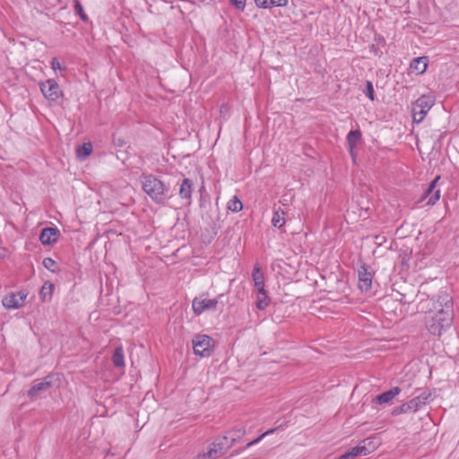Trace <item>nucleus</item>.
Here are the masks:
<instances>
[{
	"mask_svg": "<svg viewBox=\"0 0 459 459\" xmlns=\"http://www.w3.org/2000/svg\"><path fill=\"white\" fill-rule=\"evenodd\" d=\"M437 312L426 318V327L433 335H441L442 332L449 328L453 321L452 298L446 292H440L437 299L434 302L431 300L420 299L418 309L421 312L429 313V303Z\"/></svg>",
	"mask_w": 459,
	"mask_h": 459,
	"instance_id": "nucleus-1",
	"label": "nucleus"
},
{
	"mask_svg": "<svg viewBox=\"0 0 459 459\" xmlns=\"http://www.w3.org/2000/svg\"><path fill=\"white\" fill-rule=\"evenodd\" d=\"M142 186L152 201L157 204L164 203L169 189L160 179L152 175L144 176Z\"/></svg>",
	"mask_w": 459,
	"mask_h": 459,
	"instance_id": "nucleus-2",
	"label": "nucleus"
},
{
	"mask_svg": "<svg viewBox=\"0 0 459 459\" xmlns=\"http://www.w3.org/2000/svg\"><path fill=\"white\" fill-rule=\"evenodd\" d=\"M235 437L223 436L216 438L205 451L199 453L195 459H218L230 449L234 442Z\"/></svg>",
	"mask_w": 459,
	"mask_h": 459,
	"instance_id": "nucleus-3",
	"label": "nucleus"
},
{
	"mask_svg": "<svg viewBox=\"0 0 459 459\" xmlns=\"http://www.w3.org/2000/svg\"><path fill=\"white\" fill-rule=\"evenodd\" d=\"M435 103L434 96L422 95L412 105L413 122L420 123Z\"/></svg>",
	"mask_w": 459,
	"mask_h": 459,
	"instance_id": "nucleus-4",
	"label": "nucleus"
},
{
	"mask_svg": "<svg viewBox=\"0 0 459 459\" xmlns=\"http://www.w3.org/2000/svg\"><path fill=\"white\" fill-rule=\"evenodd\" d=\"M193 349L196 355L209 357L214 349V341L206 334H197L193 339Z\"/></svg>",
	"mask_w": 459,
	"mask_h": 459,
	"instance_id": "nucleus-5",
	"label": "nucleus"
},
{
	"mask_svg": "<svg viewBox=\"0 0 459 459\" xmlns=\"http://www.w3.org/2000/svg\"><path fill=\"white\" fill-rule=\"evenodd\" d=\"M217 299H210L207 295L202 294L192 301V308L195 314L201 315L206 311H215L218 307Z\"/></svg>",
	"mask_w": 459,
	"mask_h": 459,
	"instance_id": "nucleus-6",
	"label": "nucleus"
},
{
	"mask_svg": "<svg viewBox=\"0 0 459 459\" xmlns=\"http://www.w3.org/2000/svg\"><path fill=\"white\" fill-rule=\"evenodd\" d=\"M39 88L42 94L48 101H56L62 96L60 87L54 79H48L41 82Z\"/></svg>",
	"mask_w": 459,
	"mask_h": 459,
	"instance_id": "nucleus-7",
	"label": "nucleus"
},
{
	"mask_svg": "<svg viewBox=\"0 0 459 459\" xmlns=\"http://www.w3.org/2000/svg\"><path fill=\"white\" fill-rule=\"evenodd\" d=\"M27 298V292L21 290L7 294L3 299V305L7 309H17L22 307Z\"/></svg>",
	"mask_w": 459,
	"mask_h": 459,
	"instance_id": "nucleus-8",
	"label": "nucleus"
},
{
	"mask_svg": "<svg viewBox=\"0 0 459 459\" xmlns=\"http://www.w3.org/2000/svg\"><path fill=\"white\" fill-rule=\"evenodd\" d=\"M54 376H47L41 381H35L28 391V396L30 399L39 397L42 393L47 392L53 385Z\"/></svg>",
	"mask_w": 459,
	"mask_h": 459,
	"instance_id": "nucleus-9",
	"label": "nucleus"
},
{
	"mask_svg": "<svg viewBox=\"0 0 459 459\" xmlns=\"http://www.w3.org/2000/svg\"><path fill=\"white\" fill-rule=\"evenodd\" d=\"M372 273L368 270L365 265L360 266L358 271L359 288L362 291H368L371 289L372 285Z\"/></svg>",
	"mask_w": 459,
	"mask_h": 459,
	"instance_id": "nucleus-10",
	"label": "nucleus"
},
{
	"mask_svg": "<svg viewBox=\"0 0 459 459\" xmlns=\"http://www.w3.org/2000/svg\"><path fill=\"white\" fill-rule=\"evenodd\" d=\"M421 401L420 397H416L409 401L408 403H405L393 410L392 414L393 415H399L402 413H406L409 411H417L419 408L420 407Z\"/></svg>",
	"mask_w": 459,
	"mask_h": 459,
	"instance_id": "nucleus-11",
	"label": "nucleus"
},
{
	"mask_svg": "<svg viewBox=\"0 0 459 459\" xmlns=\"http://www.w3.org/2000/svg\"><path fill=\"white\" fill-rule=\"evenodd\" d=\"M59 230L57 228H45L42 230L39 240L43 245H51L57 241L59 236Z\"/></svg>",
	"mask_w": 459,
	"mask_h": 459,
	"instance_id": "nucleus-12",
	"label": "nucleus"
},
{
	"mask_svg": "<svg viewBox=\"0 0 459 459\" xmlns=\"http://www.w3.org/2000/svg\"><path fill=\"white\" fill-rule=\"evenodd\" d=\"M439 177L436 178L429 186L423 198H428L427 204L434 205L440 198V191L436 189V184Z\"/></svg>",
	"mask_w": 459,
	"mask_h": 459,
	"instance_id": "nucleus-13",
	"label": "nucleus"
},
{
	"mask_svg": "<svg viewBox=\"0 0 459 459\" xmlns=\"http://www.w3.org/2000/svg\"><path fill=\"white\" fill-rule=\"evenodd\" d=\"M428 62L427 56H420L412 59L410 64L411 72L417 75L422 74L428 67Z\"/></svg>",
	"mask_w": 459,
	"mask_h": 459,
	"instance_id": "nucleus-14",
	"label": "nucleus"
},
{
	"mask_svg": "<svg viewBox=\"0 0 459 459\" xmlns=\"http://www.w3.org/2000/svg\"><path fill=\"white\" fill-rule=\"evenodd\" d=\"M401 393V388L398 387V386H394L393 387L392 389L386 391V392H384L380 394H378L376 398H375V401L378 403V404H385V403H389L390 402H392V400L397 396L399 394Z\"/></svg>",
	"mask_w": 459,
	"mask_h": 459,
	"instance_id": "nucleus-15",
	"label": "nucleus"
},
{
	"mask_svg": "<svg viewBox=\"0 0 459 459\" xmlns=\"http://www.w3.org/2000/svg\"><path fill=\"white\" fill-rule=\"evenodd\" d=\"M360 138L361 133L359 130H352L347 135L346 140L348 143L350 153L353 159L355 158L354 149L357 147Z\"/></svg>",
	"mask_w": 459,
	"mask_h": 459,
	"instance_id": "nucleus-16",
	"label": "nucleus"
},
{
	"mask_svg": "<svg viewBox=\"0 0 459 459\" xmlns=\"http://www.w3.org/2000/svg\"><path fill=\"white\" fill-rule=\"evenodd\" d=\"M193 190V181L189 178H184L179 187L180 197L183 199H191Z\"/></svg>",
	"mask_w": 459,
	"mask_h": 459,
	"instance_id": "nucleus-17",
	"label": "nucleus"
},
{
	"mask_svg": "<svg viewBox=\"0 0 459 459\" xmlns=\"http://www.w3.org/2000/svg\"><path fill=\"white\" fill-rule=\"evenodd\" d=\"M270 303V298L264 289L256 290V307L260 310L265 309Z\"/></svg>",
	"mask_w": 459,
	"mask_h": 459,
	"instance_id": "nucleus-18",
	"label": "nucleus"
},
{
	"mask_svg": "<svg viewBox=\"0 0 459 459\" xmlns=\"http://www.w3.org/2000/svg\"><path fill=\"white\" fill-rule=\"evenodd\" d=\"M255 3L259 8H271L273 6H285L288 4V0H255Z\"/></svg>",
	"mask_w": 459,
	"mask_h": 459,
	"instance_id": "nucleus-19",
	"label": "nucleus"
},
{
	"mask_svg": "<svg viewBox=\"0 0 459 459\" xmlns=\"http://www.w3.org/2000/svg\"><path fill=\"white\" fill-rule=\"evenodd\" d=\"M379 440L378 438L377 437H368V438H365L363 439L362 441L359 442V445L362 446L366 451H365V455L370 454L371 452H373L374 450L377 449V447L379 446Z\"/></svg>",
	"mask_w": 459,
	"mask_h": 459,
	"instance_id": "nucleus-20",
	"label": "nucleus"
},
{
	"mask_svg": "<svg viewBox=\"0 0 459 459\" xmlns=\"http://www.w3.org/2000/svg\"><path fill=\"white\" fill-rule=\"evenodd\" d=\"M252 278L256 290L264 289V274L261 272V269L258 265L255 266L252 273Z\"/></svg>",
	"mask_w": 459,
	"mask_h": 459,
	"instance_id": "nucleus-21",
	"label": "nucleus"
},
{
	"mask_svg": "<svg viewBox=\"0 0 459 459\" xmlns=\"http://www.w3.org/2000/svg\"><path fill=\"white\" fill-rule=\"evenodd\" d=\"M112 362L117 368H122L125 366L124 350L122 347L116 348L112 356Z\"/></svg>",
	"mask_w": 459,
	"mask_h": 459,
	"instance_id": "nucleus-22",
	"label": "nucleus"
},
{
	"mask_svg": "<svg viewBox=\"0 0 459 459\" xmlns=\"http://www.w3.org/2000/svg\"><path fill=\"white\" fill-rule=\"evenodd\" d=\"M284 215L285 212L281 209L274 211L273 216L272 218L273 225L277 228H281L285 223Z\"/></svg>",
	"mask_w": 459,
	"mask_h": 459,
	"instance_id": "nucleus-23",
	"label": "nucleus"
},
{
	"mask_svg": "<svg viewBox=\"0 0 459 459\" xmlns=\"http://www.w3.org/2000/svg\"><path fill=\"white\" fill-rule=\"evenodd\" d=\"M92 152V146L90 143H83L76 150L77 157L81 160L87 158Z\"/></svg>",
	"mask_w": 459,
	"mask_h": 459,
	"instance_id": "nucleus-24",
	"label": "nucleus"
},
{
	"mask_svg": "<svg viewBox=\"0 0 459 459\" xmlns=\"http://www.w3.org/2000/svg\"><path fill=\"white\" fill-rule=\"evenodd\" d=\"M227 209L233 212H240L243 209V204L238 196H233L227 204Z\"/></svg>",
	"mask_w": 459,
	"mask_h": 459,
	"instance_id": "nucleus-25",
	"label": "nucleus"
},
{
	"mask_svg": "<svg viewBox=\"0 0 459 459\" xmlns=\"http://www.w3.org/2000/svg\"><path fill=\"white\" fill-rule=\"evenodd\" d=\"M43 265L46 269H48L50 272H56L57 269L56 262L54 259H52L51 257L44 258Z\"/></svg>",
	"mask_w": 459,
	"mask_h": 459,
	"instance_id": "nucleus-26",
	"label": "nucleus"
},
{
	"mask_svg": "<svg viewBox=\"0 0 459 459\" xmlns=\"http://www.w3.org/2000/svg\"><path fill=\"white\" fill-rule=\"evenodd\" d=\"M366 449L360 446L359 444L349 450L350 455H351V458H355L357 456L365 455Z\"/></svg>",
	"mask_w": 459,
	"mask_h": 459,
	"instance_id": "nucleus-27",
	"label": "nucleus"
},
{
	"mask_svg": "<svg viewBox=\"0 0 459 459\" xmlns=\"http://www.w3.org/2000/svg\"><path fill=\"white\" fill-rule=\"evenodd\" d=\"M74 11L76 12V13L80 16V18L86 22L88 20V16L87 14L85 13L84 10H83V7L82 5L80 4L79 1H75L74 3Z\"/></svg>",
	"mask_w": 459,
	"mask_h": 459,
	"instance_id": "nucleus-28",
	"label": "nucleus"
},
{
	"mask_svg": "<svg viewBox=\"0 0 459 459\" xmlns=\"http://www.w3.org/2000/svg\"><path fill=\"white\" fill-rule=\"evenodd\" d=\"M365 95L369 98L371 100H374V87L371 82H367V86L364 91Z\"/></svg>",
	"mask_w": 459,
	"mask_h": 459,
	"instance_id": "nucleus-29",
	"label": "nucleus"
},
{
	"mask_svg": "<svg viewBox=\"0 0 459 459\" xmlns=\"http://www.w3.org/2000/svg\"><path fill=\"white\" fill-rule=\"evenodd\" d=\"M246 1L247 0H230V3L235 6V8L243 12L246 7Z\"/></svg>",
	"mask_w": 459,
	"mask_h": 459,
	"instance_id": "nucleus-30",
	"label": "nucleus"
},
{
	"mask_svg": "<svg viewBox=\"0 0 459 459\" xmlns=\"http://www.w3.org/2000/svg\"><path fill=\"white\" fill-rule=\"evenodd\" d=\"M274 430L273 429H270V430H267L265 431L264 433H263L262 435H260L257 438L254 439L253 441L249 442L247 446L249 447V446H252L255 444H257L258 442H260L265 436L273 433Z\"/></svg>",
	"mask_w": 459,
	"mask_h": 459,
	"instance_id": "nucleus-31",
	"label": "nucleus"
},
{
	"mask_svg": "<svg viewBox=\"0 0 459 459\" xmlns=\"http://www.w3.org/2000/svg\"><path fill=\"white\" fill-rule=\"evenodd\" d=\"M51 67L53 70H65V68L61 65L58 59L56 57L52 58L51 60Z\"/></svg>",
	"mask_w": 459,
	"mask_h": 459,
	"instance_id": "nucleus-32",
	"label": "nucleus"
},
{
	"mask_svg": "<svg viewBox=\"0 0 459 459\" xmlns=\"http://www.w3.org/2000/svg\"><path fill=\"white\" fill-rule=\"evenodd\" d=\"M338 459H352L351 455H350L349 451L342 454Z\"/></svg>",
	"mask_w": 459,
	"mask_h": 459,
	"instance_id": "nucleus-33",
	"label": "nucleus"
}]
</instances>
